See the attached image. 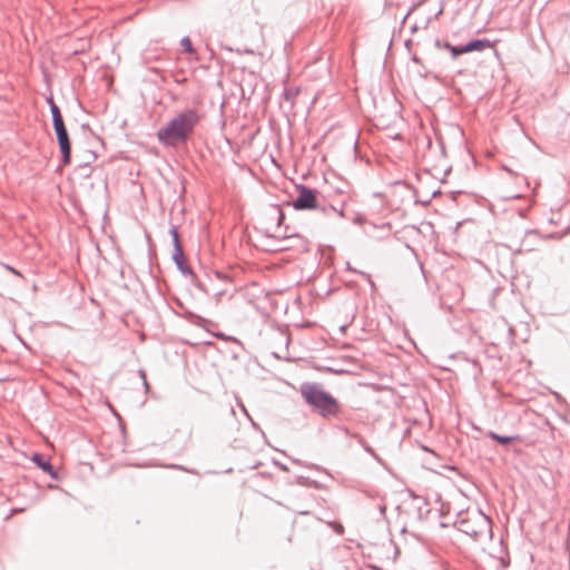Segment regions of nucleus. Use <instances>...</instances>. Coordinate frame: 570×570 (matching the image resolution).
Segmentation results:
<instances>
[{"label":"nucleus","mask_w":570,"mask_h":570,"mask_svg":"<svg viewBox=\"0 0 570 570\" xmlns=\"http://www.w3.org/2000/svg\"><path fill=\"white\" fill-rule=\"evenodd\" d=\"M361 275L366 276V277H370V274H366V273H364V272H361Z\"/></svg>","instance_id":"obj_51"},{"label":"nucleus","mask_w":570,"mask_h":570,"mask_svg":"<svg viewBox=\"0 0 570 570\" xmlns=\"http://www.w3.org/2000/svg\"><path fill=\"white\" fill-rule=\"evenodd\" d=\"M184 318L189 322L193 325H196L202 328H207L208 325L213 324L209 320L189 311L186 309L184 312Z\"/></svg>","instance_id":"obj_12"},{"label":"nucleus","mask_w":570,"mask_h":570,"mask_svg":"<svg viewBox=\"0 0 570 570\" xmlns=\"http://www.w3.org/2000/svg\"><path fill=\"white\" fill-rule=\"evenodd\" d=\"M396 184H403V185H405V186H406L409 189H411V190L413 191V194L416 196V194H417V189H416L414 186H412L411 184H409V183H406V181H397Z\"/></svg>","instance_id":"obj_36"},{"label":"nucleus","mask_w":570,"mask_h":570,"mask_svg":"<svg viewBox=\"0 0 570 570\" xmlns=\"http://www.w3.org/2000/svg\"><path fill=\"white\" fill-rule=\"evenodd\" d=\"M294 483L297 485H302V487H313L315 489L321 488L317 481H314V480L309 479L308 476H304V475H297L295 478Z\"/></svg>","instance_id":"obj_16"},{"label":"nucleus","mask_w":570,"mask_h":570,"mask_svg":"<svg viewBox=\"0 0 570 570\" xmlns=\"http://www.w3.org/2000/svg\"><path fill=\"white\" fill-rule=\"evenodd\" d=\"M142 384H144V386H145V389H146V390H148V389H149V384H148V382H147V379L142 380Z\"/></svg>","instance_id":"obj_45"},{"label":"nucleus","mask_w":570,"mask_h":570,"mask_svg":"<svg viewBox=\"0 0 570 570\" xmlns=\"http://www.w3.org/2000/svg\"><path fill=\"white\" fill-rule=\"evenodd\" d=\"M169 235L171 237L173 249H181L183 245L179 238V232L177 225H170Z\"/></svg>","instance_id":"obj_14"},{"label":"nucleus","mask_w":570,"mask_h":570,"mask_svg":"<svg viewBox=\"0 0 570 570\" xmlns=\"http://www.w3.org/2000/svg\"><path fill=\"white\" fill-rule=\"evenodd\" d=\"M168 468L170 469H176V470H180V471H184V472H187V473H191V474H197V471L194 470V469H188V468H185L183 465H179V464H170L168 465Z\"/></svg>","instance_id":"obj_30"},{"label":"nucleus","mask_w":570,"mask_h":570,"mask_svg":"<svg viewBox=\"0 0 570 570\" xmlns=\"http://www.w3.org/2000/svg\"><path fill=\"white\" fill-rule=\"evenodd\" d=\"M411 60L417 65H421V66L423 65L422 59L420 57H417L416 55H413Z\"/></svg>","instance_id":"obj_38"},{"label":"nucleus","mask_w":570,"mask_h":570,"mask_svg":"<svg viewBox=\"0 0 570 570\" xmlns=\"http://www.w3.org/2000/svg\"><path fill=\"white\" fill-rule=\"evenodd\" d=\"M272 208L276 212L277 214V222H276V228L277 229H281L284 220H285V213L284 210L282 209V207L277 204H274L272 205Z\"/></svg>","instance_id":"obj_20"},{"label":"nucleus","mask_w":570,"mask_h":570,"mask_svg":"<svg viewBox=\"0 0 570 570\" xmlns=\"http://www.w3.org/2000/svg\"><path fill=\"white\" fill-rule=\"evenodd\" d=\"M171 261L174 262L178 272L187 277L188 275H193V268L188 265L187 258L184 254V248L181 249H173L171 252Z\"/></svg>","instance_id":"obj_8"},{"label":"nucleus","mask_w":570,"mask_h":570,"mask_svg":"<svg viewBox=\"0 0 570 570\" xmlns=\"http://www.w3.org/2000/svg\"><path fill=\"white\" fill-rule=\"evenodd\" d=\"M224 294H225V291H218V292H216V293H215V296H216L217 301H219V299H220V297H222Z\"/></svg>","instance_id":"obj_41"},{"label":"nucleus","mask_w":570,"mask_h":570,"mask_svg":"<svg viewBox=\"0 0 570 570\" xmlns=\"http://www.w3.org/2000/svg\"><path fill=\"white\" fill-rule=\"evenodd\" d=\"M190 281V284L194 285L197 289H199L202 293L208 295L209 289L207 285L199 278V276L193 271V275L187 276Z\"/></svg>","instance_id":"obj_13"},{"label":"nucleus","mask_w":570,"mask_h":570,"mask_svg":"<svg viewBox=\"0 0 570 570\" xmlns=\"http://www.w3.org/2000/svg\"><path fill=\"white\" fill-rule=\"evenodd\" d=\"M297 196L295 199L287 202V205L295 210H321L324 215L336 210V207L327 204L322 205L318 199V190L305 184L295 185Z\"/></svg>","instance_id":"obj_3"},{"label":"nucleus","mask_w":570,"mask_h":570,"mask_svg":"<svg viewBox=\"0 0 570 570\" xmlns=\"http://www.w3.org/2000/svg\"><path fill=\"white\" fill-rule=\"evenodd\" d=\"M138 374H139V376H140L142 380H145V379H146V371H145V370L140 368V370L138 371Z\"/></svg>","instance_id":"obj_42"},{"label":"nucleus","mask_w":570,"mask_h":570,"mask_svg":"<svg viewBox=\"0 0 570 570\" xmlns=\"http://www.w3.org/2000/svg\"><path fill=\"white\" fill-rule=\"evenodd\" d=\"M266 237L275 239L278 243H286L281 244L278 247L275 248L277 252H285V250H296L299 253H307L309 250V242L306 237L296 234L291 233V235H279V234H269L266 232Z\"/></svg>","instance_id":"obj_4"},{"label":"nucleus","mask_w":570,"mask_h":570,"mask_svg":"<svg viewBox=\"0 0 570 570\" xmlns=\"http://www.w3.org/2000/svg\"><path fill=\"white\" fill-rule=\"evenodd\" d=\"M97 158V155L92 150H86L83 155V160L78 165L79 169H88L90 164L95 161Z\"/></svg>","instance_id":"obj_15"},{"label":"nucleus","mask_w":570,"mask_h":570,"mask_svg":"<svg viewBox=\"0 0 570 570\" xmlns=\"http://www.w3.org/2000/svg\"><path fill=\"white\" fill-rule=\"evenodd\" d=\"M299 391L304 402L320 416L332 419L342 413V404L320 383L304 382Z\"/></svg>","instance_id":"obj_2"},{"label":"nucleus","mask_w":570,"mask_h":570,"mask_svg":"<svg viewBox=\"0 0 570 570\" xmlns=\"http://www.w3.org/2000/svg\"><path fill=\"white\" fill-rule=\"evenodd\" d=\"M202 121V115L194 108H185L161 126L156 137L166 148L186 146L194 137Z\"/></svg>","instance_id":"obj_1"},{"label":"nucleus","mask_w":570,"mask_h":570,"mask_svg":"<svg viewBox=\"0 0 570 570\" xmlns=\"http://www.w3.org/2000/svg\"><path fill=\"white\" fill-rule=\"evenodd\" d=\"M243 412L245 413V415H248V412L246 409H243Z\"/></svg>","instance_id":"obj_56"},{"label":"nucleus","mask_w":570,"mask_h":570,"mask_svg":"<svg viewBox=\"0 0 570 570\" xmlns=\"http://www.w3.org/2000/svg\"><path fill=\"white\" fill-rule=\"evenodd\" d=\"M353 223L356 224V225H363L365 223V217L361 214H357L354 218H353Z\"/></svg>","instance_id":"obj_33"},{"label":"nucleus","mask_w":570,"mask_h":570,"mask_svg":"<svg viewBox=\"0 0 570 570\" xmlns=\"http://www.w3.org/2000/svg\"><path fill=\"white\" fill-rule=\"evenodd\" d=\"M440 527L445 528L446 524L442 522V523H440Z\"/></svg>","instance_id":"obj_58"},{"label":"nucleus","mask_w":570,"mask_h":570,"mask_svg":"<svg viewBox=\"0 0 570 570\" xmlns=\"http://www.w3.org/2000/svg\"><path fill=\"white\" fill-rule=\"evenodd\" d=\"M434 45L439 49L448 50L453 59H456L461 55H463L462 45L455 46L449 41H443L441 39H435Z\"/></svg>","instance_id":"obj_10"},{"label":"nucleus","mask_w":570,"mask_h":570,"mask_svg":"<svg viewBox=\"0 0 570 570\" xmlns=\"http://www.w3.org/2000/svg\"><path fill=\"white\" fill-rule=\"evenodd\" d=\"M361 275L366 276V277H370V274H366V273H364V272H361Z\"/></svg>","instance_id":"obj_52"},{"label":"nucleus","mask_w":570,"mask_h":570,"mask_svg":"<svg viewBox=\"0 0 570 570\" xmlns=\"http://www.w3.org/2000/svg\"><path fill=\"white\" fill-rule=\"evenodd\" d=\"M494 46V42H492L488 38H472L469 41H466L464 45H462L463 53H470V52H481L484 51L488 48H492Z\"/></svg>","instance_id":"obj_7"},{"label":"nucleus","mask_w":570,"mask_h":570,"mask_svg":"<svg viewBox=\"0 0 570 570\" xmlns=\"http://www.w3.org/2000/svg\"><path fill=\"white\" fill-rule=\"evenodd\" d=\"M213 335L216 337V338H219V340H225V341H229V342H234V343H237V344H242L240 341L235 337V336H227L225 333L223 332H216V333H213Z\"/></svg>","instance_id":"obj_25"},{"label":"nucleus","mask_w":570,"mask_h":570,"mask_svg":"<svg viewBox=\"0 0 570 570\" xmlns=\"http://www.w3.org/2000/svg\"><path fill=\"white\" fill-rule=\"evenodd\" d=\"M549 238H556L557 237V234L556 233H552L548 236Z\"/></svg>","instance_id":"obj_48"},{"label":"nucleus","mask_w":570,"mask_h":570,"mask_svg":"<svg viewBox=\"0 0 570 570\" xmlns=\"http://www.w3.org/2000/svg\"><path fill=\"white\" fill-rule=\"evenodd\" d=\"M243 412L245 413V415H248V412L246 409H243Z\"/></svg>","instance_id":"obj_57"},{"label":"nucleus","mask_w":570,"mask_h":570,"mask_svg":"<svg viewBox=\"0 0 570 570\" xmlns=\"http://www.w3.org/2000/svg\"><path fill=\"white\" fill-rule=\"evenodd\" d=\"M328 525L334 530L335 533L337 534H343L344 533V525L340 522H328Z\"/></svg>","instance_id":"obj_28"},{"label":"nucleus","mask_w":570,"mask_h":570,"mask_svg":"<svg viewBox=\"0 0 570 570\" xmlns=\"http://www.w3.org/2000/svg\"><path fill=\"white\" fill-rule=\"evenodd\" d=\"M1 265L7 269L9 271L10 273H12L13 275L18 276V277H23L22 273L14 268L13 266L9 265V264H6V263H1Z\"/></svg>","instance_id":"obj_31"},{"label":"nucleus","mask_w":570,"mask_h":570,"mask_svg":"<svg viewBox=\"0 0 570 570\" xmlns=\"http://www.w3.org/2000/svg\"><path fill=\"white\" fill-rule=\"evenodd\" d=\"M478 519L482 523L483 528H489V529L491 528L490 518L487 514H484L481 510H479V512H478Z\"/></svg>","instance_id":"obj_26"},{"label":"nucleus","mask_w":570,"mask_h":570,"mask_svg":"<svg viewBox=\"0 0 570 570\" xmlns=\"http://www.w3.org/2000/svg\"><path fill=\"white\" fill-rule=\"evenodd\" d=\"M49 489H57V485H53V484H49L48 485Z\"/></svg>","instance_id":"obj_50"},{"label":"nucleus","mask_w":570,"mask_h":570,"mask_svg":"<svg viewBox=\"0 0 570 570\" xmlns=\"http://www.w3.org/2000/svg\"><path fill=\"white\" fill-rule=\"evenodd\" d=\"M487 436L495 442H498L501 445H508L513 442L520 441L521 436L520 434H513V435H502L494 431H488Z\"/></svg>","instance_id":"obj_11"},{"label":"nucleus","mask_w":570,"mask_h":570,"mask_svg":"<svg viewBox=\"0 0 570 570\" xmlns=\"http://www.w3.org/2000/svg\"><path fill=\"white\" fill-rule=\"evenodd\" d=\"M59 150L61 154V163L67 166L71 164V140L66 125L53 128Z\"/></svg>","instance_id":"obj_5"},{"label":"nucleus","mask_w":570,"mask_h":570,"mask_svg":"<svg viewBox=\"0 0 570 570\" xmlns=\"http://www.w3.org/2000/svg\"><path fill=\"white\" fill-rule=\"evenodd\" d=\"M443 12V8L441 7L440 10H436L435 18H438Z\"/></svg>","instance_id":"obj_46"},{"label":"nucleus","mask_w":570,"mask_h":570,"mask_svg":"<svg viewBox=\"0 0 570 570\" xmlns=\"http://www.w3.org/2000/svg\"><path fill=\"white\" fill-rule=\"evenodd\" d=\"M346 268H347V271H352V272H354V273H357V271H356V269H353V268L351 267L350 263H347V264H346Z\"/></svg>","instance_id":"obj_47"},{"label":"nucleus","mask_w":570,"mask_h":570,"mask_svg":"<svg viewBox=\"0 0 570 570\" xmlns=\"http://www.w3.org/2000/svg\"><path fill=\"white\" fill-rule=\"evenodd\" d=\"M462 190H452L449 193L451 200L456 202L458 197L462 194Z\"/></svg>","instance_id":"obj_34"},{"label":"nucleus","mask_w":570,"mask_h":570,"mask_svg":"<svg viewBox=\"0 0 570 570\" xmlns=\"http://www.w3.org/2000/svg\"><path fill=\"white\" fill-rule=\"evenodd\" d=\"M46 102L49 106V110L52 111L53 108L58 109L59 106L55 102L52 95L46 98Z\"/></svg>","instance_id":"obj_32"},{"label":"nucleus","mask_w":570,"mask_h":570,"mask_svg":"<svg viewBox=\"0 0 570 570\" xmlns=\"http://www.w3.org/2000/svg\"><path fill=\"white\" fill-rule=\"evenodd\" d=\"M456 524L459 525V531L463 532L464 534L471 537L474 540L479 539L483 533V529H475L470 519H461L454 523V525Z\"/></svg>","instance_id":"obj_9"},{"label":"nucleus","mask_w":570,"mask_h":570,"mask_svg":"<svg viewBox=\"0 0 570 570\" xmlns=\"http://www.w3.org/2000/svg\"><path fill=\"white\" fill-rule=\"evenodd\" d=\"M299 91H301L299 87H291V88L285 87L284 91H283V97L286 101L293 104L295 97L299 94Z\"/></svg>","instance_id":"obj_18"},{"label":"nucleus","mask_w":570,"mask_h":570,"mask_svg":"<svg viewBox=\"0 0 570 570\" xmlns=\"http://www.w3.org/2000/svg\"><path fill=\"white\" fill-rule=\"evenodd\" d=\"M358 442L365 452L371 454L376 461L381 462V458L377 455V453L374 451V449L366 443V441L362 436H358Z\"/></svg>","instance_id":"obj_21"},{"label":"nucleus","mask_w":570,"mask_h":570,"mask_svg":"<svg viewBox=\"0 0 570 570\" xmlns=\"http://www.w3.org/2000/svg\"><path fill=\"white\" fill-rule=\"evenodd\" d=\"M466 361H469L472 364L473 377L475 380H478L482 375V366H481L480 362L478 360H469V358H466Z\"/></svg>","instance_id":"obj_24"},{"label":"nucleus","mask_w":570,"mask_h":570,"mask_svg":"<svg viewBox=\"0 0 570 570\" xmlns=\"http://www.w3.org/2000/svg\"><path fill=\"white\" fill-rule=\"evenodd\" d=\"M214 276L223 282H232V277L228 274L220 271H214Z\"/></svg>","instance_id":"obj_29"},{"label":"nucleus","mask_w":570,"mask_h":570,"mask_svg":"<svg viewBox=\"0 0 570 570\" xmlns=\"http://www.w3.org/2000/svg\"><path fill=\"white\" fill-rule=\"evenodd\" d=\"M361 275L366 276V277H370V274H366V273H364V272H361Z\"/></svg>","instance_id":"obj_53"},{"label":"nucleus","mask_w":570,"mask_h":570,"mask_svg":"<svg viewBox=\"0 0 570 570\" xmlns=\"http://www.w3.org/2000/svg\"><path fill=\"white\" fill-rule=\"evenodd\" d=\"M451 168H448L445 171H444V175L446 176L449 173H450Z\"/></svg>","instance_id":"obj_54"},{"label":"nucleus","mask_w":570,"mask_h":570,"mask_svg":"<svg viewBox=\"0 0 570 570\" xmlns=\"http://www.w3.org/2000/svg\"><path fill=\"white\" fill-rule=\"evenodd\" d=\"M50 114H51V120H52L53 128L65 126V120H63L60 108H58V109L53 108L52 111H50Z\"/></svg>","instance_id":"obj_17"},{"label":"nucleus","mask_w":570,"mask_h":570,"mask_svg":"<svg viewBox=\"0 0 570 570\" xmlns=\"http://www.w3.org/2000/svg\"><path fill=\"white\" fill-rule=\"evenodd\" d=\"M340 430H342L346 435H351V432H350L348 428L340 426Z\"/></svg>","instance_id":"obj_44"},{"label":"nucleus","mask_w":570,"mask_h":570,"mask_svg":"<svg viewBox=\"0 0 570 570\" xmlns=\"http://www.w3.org/2000/svg\"><path fill=\"white\" fill-rule=\"evenodd\" d=\"M442 191L440 189L434 190L430 196L426 197V200H421L417 197L414 200L415 205H421L423 207H426L431 204L432 199L439 196Z\"/></svg>","instance_id":"obj_22"},{"label":"nucleus","mask_w":570,"mask_h":570,"mask_svg":"<svg viewBox=\"0 0 570 570\" xmlns=\"http://www.w3.org/2000/svg\"><path fill=\"white\" fill-rule=\"evenodd\" d=\"M249 420H250V422H252L253 428H255L256 430H258V431H261V432H262L261 426H259L256 422H254L250 417H249Z\"/></svg>","instance_id":"obj_43"},{"label":"nucleus","mask_w":570,"mask_h":570,"mask_svg":"<svg viewBox=\"0 0 570 570\" xmlns=\"http://www.w3.org/2000/svg\"><path fill=\"white\" fill-rule=\"evenodd\" d=\"M31 461L39 468L43 473L48 474L52 480H60L59 471L52 465L51 460L48 455L35 452L31 455Z\"/></svg>","instance_id":"obj_6"},{"label":"nucleus","mask_w":570,"mask_h":570,"mask_svg":"<svg viewBox=\"0 0 570 570\" xmlns=\"http://www.w3.org/2000/svg\"><path fill=\"white\" fill-rule=\"evenodd\" d=\"M288 230H289V226H285L284 232H281V229H277V228H276V230H275V233H274V234H279V235H291V233H288Z\"/></svg>","instance_id":"obj_37"},{"label":"nucleus","mask_w":570,"mask_h":570,"mask_svg":"<svg viewBox=\"0 0 570 570\" xmlns=\"http://www.w3.org/2000/svg\"><path fill=\"white\" fill-rule=\"evenodd\" d=\"M82 170H83L82 176H83L85 178L90 177V175H91L90 167H89L88 169H82Z\"/></svg>","instance_id":"obj_39"},{"label":"nucleus","mask_w":570,"mask_h":570,"mask_svg":"<svg viewBox=\"0 0 570 570\" xmlns=\"http://www.w3.org/2000/svg\"><path fill=\"white\" fill-rule=\"evenodd\" d=\"M292 462L294 464H297V465H301V466H305V468H309V469H315L317 471H323V472L328 474L327 470L323 469L322 466H320L317 464H313V463L309 464V463L303 462L299 459H292Z\"/></svg>","instance_id":"obj_23"},{"label":"nucleus","mask_w":570,"mask_h":570,"mask_svg":"<svg viewBox=\"0 0 570 570\" xmlns=\"http://www.w3.org/2000/svg\"><path fill=\"white\" fill-rule=\"evenodd\" d=\"M243 412L245 413V415H248V412L246 409H243Z\"/></svg>","instance_id":"obj_55"},{"label":"nucleus","mask_w":570,"mask_h":570,"mask_svg":"<svg viewBox=\"0 0 570 570\" xmlns=\"http://www.w3.org/2000/svg\"><path fill=\"white\" fill-rule=\"evenodd\" d=\"M180 47H181V51L184 53H188V55L195 53L193 42L188 36H185L180 39Z\"/></svg>","instance_id":"obj_19"},{"label":"nucleus","mask_w":570,"mask_h":570,"mask_svg":"<svg viewBox=\"0 0 570 570\" xmlns=\"http://www.w3.org/2000/svg\"><path fill=\"white\" fill-rule=\"evenodd\" d=\"M417 511H419V515L421 517V514H422V507L421 505L417 507Z\"/></svg>","instance_id":"obj_49"},{"label":"nucleus","mask_w":570,"mask_h":570,"mask_svg":"<svg viewBox=\"0 0 570 570\" xmlns=\"http://www.w3.org/2000/svg\"><path fill=\"white\" fill-rule=\"evenodd\" d=\"M332 213H337L341 217H344V209H343V208H341V209H337V208H336V210H334V212H330L327 215H330V214H332Z\"/></svg>","instance_id":"obj_40"},{"label":"nucleus","mask_w":570,"mask_h":570,"mask_svg":"<svg viewBox=\"0 0 570 570\" xmlns=\"http://www.w3.org/2000/svg\"><path fill=\"white\" fill-rule=\"evenodd\" d=\"M407 493L411 499L423 501L424 505L429 504L428 498L416 494L412 489H407Z\"/></svg>","instance_id":"obj_27"},{"label":"nucleus","mask_w":570,"mask_h":570,"mask_svg":"<svg viewBox=\"0 0 570 570\" xmlns=\"http://www.w3.org/2000/svg\"><path fill=\"white\" fill-rule=\"evenodd\" d=\"M273 463H274L278 469H281V470H282V471H284V472H288V471H289L288 466H287L286 464H284V463L279 462V461L274 460V461H273Z\"/></svg>","instance_id":"obj_35"}]
</instances>
